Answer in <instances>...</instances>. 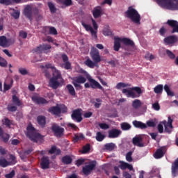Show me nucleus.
Masks as SVG:
<instances>
[{"instance_id":"nucleus-52","label":"nucleus","mask_w":178,"mask_h":178,"mask_svg":"<svg viewBox=\"0 0 178 178\" xmlns=\"http://www.w3.org/2000/svg\"><path fill=\"white\" fill-rule=\"evenodd\" d=\"M7 109L9 112H16L17 111V106H13V104H9L7 106Z\"/></svg>"},{"instance_id":"nucleus-41","label":"nucleus","mask_w":178,"mask_h":178,"mask_svg":"<svg viewBox=\"0 0 178 178\" xmlns=\"http://www.w3.org/2000/svg\"><path fill=\"white\" fill-rule=\"evenodd\" d=\"M120 127L122 130H123L124 131L130 130V129H131V125H130V124H129L128 122L121 123Z\"/></svg>"},{"instance_id":"nucleus-38","label":"nucleus","mask_w":178,"mask_h":178,"mask_svg":"<svg viewBox=\"0 0 178 178\" xmlns=\"http://www.w3.org/2000/svg\"><path fill=\"white\" fill-rule=\"evenodd\" d=\"M66 88L70 95H72V97H74V95H76V90H74V88L72 85L68 84L67 85Z\"/></svg>"},{"instance_id":"nucleus-33","label":"nucleus","mask_w":178,"mask_h":178,"mask_svg":"<svg viewBox=\"0 0 178 178\" xmlns=\"http://www.w3.org/2000/svg\"><path fill=\"white\" fill-rule=\"evenodd\" d=\"M49 112L53 115H60V108L58 106L51 107Z\"/></svg>"},{"instance_id":"nucleus-60","label":"nucleus","mask_w":178,"mask_h":178,"mask_svg":"<svg viewBox=\"0 0 178 178\" xmlns=\"http://www.w3.org/2000/svg\"><path fill=\"white\" fill-rule=\"evenodd\" d=\"M19 36L21 38H23L24 40H25V38H27V33L24 31H20L19 33Z\"/></svg>"},{"instance_id":"nucleus-18","label":"nucleus","mask_w":178,"mask_h":178,"mask_svg":"<svg viewBox=\"0 0 178 178\" xmlns=\"http://www.w3.org/2000/svg\"><path fill=\"white\" fill-rule=\"evenodd\" d=\"M95 168V164L90 163L89 165H86L84 167H83L82 172L84 175H86V176H88V175H90V173H91V172L94 170Z\"/></svg>"},{"instance_id":"nucleus-58","label":"nucleus","mask_w":178,"mask_h":178,"mask_svg":"<svg viewBox=\"0 0 178 178\" xmlns=\"http://www.w3.org/2000/svg\"><path fill=\"white\" fill-rule=\"evenodd\" d=\"M1 5H6V6H9V5H12L11 0H0Z\"/></svg>"},{"instance_id":"nucleus-28","label":"nucleus","mask_w":178,"mask_h":178,"mask_svg":"<svg viewBox=\"0 0 178 178\" xmlns=\"http://www.w3.org/2000/svg\"><path fill=\"white\" fill-rule=\"evenodd\" d=\"M121 42L124 44V45H127V47H134V42L131 40L130 38H120Z\"/></svg>"},{"instance_id":"nucleus-62","label":"nucleus","mask_w":178,"mask_h":178,"mask_svg":"<svg viewBox=\"0 0 178 178\" xmlns=\"http://www.w3.org/2000/svg\"><path fill=\"white\" fill-rule=\"evenodd\" d=\"M103 34L106 36H109L112 34V31L109 29H104L103 30Z\"/></svg>"},{"instance_id":"nucleus-55","label":"nucleus","mask_w":178,"mask_h":178,"mask_svg":"<svg viewBox=\"0 0 178 178\" xmlns=\"http://www.w3.org/2000/svg\"><path fill=\"white\" fill-rule=\"evenodd\" d=\"M44 67H46V69H51L53 73H55V72H59V70H56V68H55V67L52 65V64H46Z\"/></svg>"},{"instance_id":"nucleus-3","label":"nucleus","mask_w":178,"mask_h":178,"mask_svg":"<svg viewBox=\"0 0 178 178\" xmlns=\"http://www.w3.org/2000/svg\"><path fill=\"white\" fill-rule=\"evenodd\" d=\"M157 3L168 10H178V0H156Z\"/></svg>"},{"instance_id":"nucleus-36","label":"nucleus","mask_w":178,"mask_h":178,"mask_svg":"<svg viewBox=\"0 0 178 178\" xmlns=\"http://www.w3.org/2000/svg\"><path fill=\"white\" fill-rule=\"evenodd\" d=\"M0 166L1 168H7V166H10V163L4 157H0Z\"/></svg>"},{"instance_id":"nucleus-51","label":"nucleus","mask_w":178,"mask_h":178,"mask_svg":"<svg viewBox=\"0 0 178 178\" xmlns=\"http://www.w3.org/2000/svg\"><path fill=\"white\" fill-rule=\"evenodd\" d=\"M165 53L170 59H176V55L173 52H172V51L166 49Z\"/></svg>"},{"instance_id":"nucleus-40","label":"nucleus","mask_w":178,"mask_h":178,"mask_svg":"<svg viewBox=\"0 0 178 178\" xmlns=\"http://www.w3.org/2000/svg\"><path fill=\"white\" fill-rule=\"evenodd\" d=\"M90 149L91 145H90V143H87L82 147V150L81 151V154H88V152H90Z\"/></svg>"},{"instance_id":"nucleus-53","label":"nucleus","mask_w":178,"mask_h":178,"mask_svg":"<svg viewBox=\"0 0 178 178\" xmlns=\"http://www.w3.org/2000/svg\"><path fill=\"white\" fill-rule=\"evenodd\" d=\"M0 66L1 67H6V66H8V61L1 56H0Z\"/></svg>"},{"instance_id":"nucleus-7","label":"nucleus","mask_w":178,"mask_h":178,"mask_svg":"<svg viewBox=\"0 0 178 178\" xmlns=\"http://www.w3.org/2000/svg\"><path fill=\"white\" fill-rule=\"evenodd\" d=\"M90 56L93 62L97 65L101 62V56L99 55V51L97 48L92 47L90 51Z\"/></svg>"},{"instance_id":"nucleus-24","label":"nucleus","mask_w":178,"mask_h":178,"mask_svg":"<svg viewBox=\"0 0 178 178\" xmlns=\"http://www.w3.org/2000/svg\"><path fill=\"white\" fill-rule=\"evenodd\" d=\"M132 124L134 127H136V129H140L141 130H144V129H147V124L141 121L134 120L132 122Z\"/></svg>"},{"instance_id":"nucleus-8","label":"nucleus","mask_w":178,"mask_h":178,"mask_svg":"<svg viewBox=\"0 0 178 178\" xmlns=\"http://www.w3.org/2000/svg\"><path fill=\"white\" fill-rule=\"evenodd\" d=\"M143 140L144 137L141 135H138L133 138L132 143L134 145L143 148V147H145V143H144Z\"/></svg>"},{"instance_id":"nucleus-9","label":"nucleus","mask_w":178,"mask_h":178,"mask_svg":"<svg viewBox=\"0 0 178 178\" xmlns=\"http://www.w3.org/2000/svg\"><path fill=\"white\" fill-rule=\"evenodd\" d=\"M51 131H53L54 136L58 138L62 137V136H63V133H65V129L60 127L56 124L52 125Z\"/></svg>"},{"instance_id":"nucleus-32","label":"nucleus","mask_w":178,"mask_h":178,"mask_svg":"<svg viewBox=\"0 0 178 178\" xmlns=\"http://www.w3.org/2000/svg\"><path fill=\"white\" fill-rule=\"evenodd\" d=\"M120 38L117 37V38H114V51H116L117 52L119 51V49H120Z\"/></svg>"},{"instance_id":"nucleus-37","label":"nucleus","mask_w":178,"mask_h":178,"mask_svg":"<svg viewBox=\"0 0 178 178\" xmlns=\"http://www.w3.org/2000/svg\"><path fill=\"white\" fill-rule=\"evenodd\" d=\"M62 152L60 149H57L56 146H52L51 149L49 150V154H55L56 155H60Z\"/></svg>"},{"instance_id":"nucleus-13","label":"nucleus","mask_w":178,"mask_h":178,"mask_svg":"<svg viewBox=\"0 0 178 178\" xmlns=\"http://www.w3.org/2000/svg\"><path fill=\"white\" fill-rule=\"evenodd\" d=\"M170 27L172 29L171 31L172 34H175V33H178V22L173 19H168L166 22Z\"/></svg>"},{"instance_id":"nucleus-39","label":"nucleus","mask_w":178,"mask_h":178,"mask_svg":"<svg viewBox=\"0 0 178 178\" xmlns=\"http://www.w3.org/2000/svg\"><path fill=\"white\" fill-rule=\"evenodd\" d=\"M143 103L140 99H135L132 102V106L134 109H138V108H141Z\"/></svg>"},{"instance_id":"nucleus-2","label":"nucleus","mask_w":178,"mask_h":178,"mask_svg":"<svg viewBox=\"0 0 178 178\" xmlns=\"http://www.w3.org/2000/svg\"><path fill=\"white\" fill-rule=\"evenodd\" d=\"M125 16L128 19H130L135 24H140L141 16L138 13V11L132 8L131 6L128 8V10L125 12Z\"/></svg>"},{"instance_id":"nucleus-59","label":"nucleus","mask_w":178,"mask_h":178,"mask_svg":"<svg viewBox=\"0 0 178 178\" xmlns=\"http://www.w3.org/2000/svg\"><path fill=\"white\" fill-rule=\"evenodd\" d=\"M10 159L11 161L10 162H9L10 165H15V163H17V161H16V156H15V155L13 154L10 155Z\"/></svg>"},{"instance_id":"nucleus-61","label":"nucleus","mask_w":178,"mask_h":178,"mask_svg":"<svg viewBox=\"0 0 178 178\" xmlns=\"http://www.w3.org/2000/svg\"><path fill=\"white\" fill-rule=\"evenodd\" d=\"M99 126L100 129H102L103 130H108V129H109V125L106 123H100L99 124Z\"/></svg>"},{"instance_id":"nucleus-49","label":"nucleus","mask_w":178,"mask_h":178,"mask_svg":"<svg viewBox=\"0 0 178 178\" xmlns=\"http://www.w3.org/2000/svg\"><path fill=\"white\" fill-rule=\"evenodd\" d=\"M47 5L49 6L51 13H56V7H55V4H54V3L48 2Z\"/></svg>"},{"instance_id":"nucleus-14","label":"nucleus","mask_w":178,"mask_h":178,"mask_svg":"<svg viewBox=\"0 0 178 178\" xmlns=\"http://www.w3.org/2000/svg\"><path fill=\"white\" fill-rule=\"evenodd\" d=\"M24 15L31 22L33 20V8L30 5H26L24 9Z\"/></svg>"},{"instance_id":"nucleus-43","label":"nucleus","mask_w":178,"mask_h":178,"mask_svg":"<svg viewBox=\"0 0 178 178\" xmlns=\"http://www.w3.org/2000/svg\"><path fill=\"white\" fill-rule=\"evenodd\" d=\"M13 103L14 105H16L17 106H22V102L19 99V97L16 95L13 96Z\"/></svg>"},{"instance_id":"nucleus-16","label":"nucleus","mask_w":178,"mask_h":178,"mask_svg":"<svg viewBox=\"0 0 178 178\" xmlns=\"http://www.w3.org/2000/svg\"><path fill=\"white\" fill-rule=\"evenodd\" d=\"M165 45H172L176 44L178 41V38L176 35H170L164 38L163 40Z\"/></svg>"},{"instance_id":"nucleus-48","label":"nucleus","mask_w":178,"mask_h":178,"mask_svg":"<svg viewBox=\"0 0 178 178\" xmlns=\"http://www.w3.org/2000/svg\"><path fill=\"white\" fill-rule=\"evenodd\" d=\"M95 138L97 141H99V142L104 141L105 138V135L102 134V133H101L100 131L97 132Z\"/></svg>"},{"instance_id":"nucleus-45","label":"nucleus","mask_w":178,"mask_h":178,"mask_svg":"<svg viewBox=\"0 0 178 178\" xmlns=\"http://www.w3.org/2000/svg\"><path fill=\"white\" fill-rule=\"evenodd\" d=\"M104 148L106 151H113L115 149V143H107L104 145Z\"/></svg>"},{"instance_id":"nucleus-27","label":"nucleus","mask_w":178,"mask_h":178,"mask_svg":"<svg viewBox=\"0 0 178 178\" xmlns=\"http://www.w3.org/2000/svg\"><path fill=\"white\" fill-rule=\"evenodd\" d=\"M85 136L84 134L81 133L75 134L74 137L72 138V143L74 144H76V143H79V141H81V140H84Z\"/></svg>"},{"instance_id":"nucleus-47","label":"nucleus","mask_w":178,"mask_h":178,"mask_svg":"<svg viewBox=\"0 0 178 178\" xmlns=\"http://www.w3.org/2000/svg\"><path fill=\"white\" fill-rule=\"evenodd\" d=\"M2 123L4 124V126L9 128H10V125L13 124L12 120H9L8 118H5L3 120H2Z\"/></svg>"},{"instance_id":"nucleus-17","label":"nucleus","mask_w":178,"mask_h":178,"mask_svg":"<svg viewBox=\"0 0 178 178\" xmlns=\"http://www.w3.org/2000/svg\"><path fill=\"white\" fill-rule=\"evenodd\" d=\"M0 47L9 48L10 47V39H7L5 35L0 36Z\"/></svg>"},{"instance_id":"nucleus-10","label":"nucleus","mask_w":178,"mask_h":178,"mask_svg":"<svg viewBox=\"0 0 178 178\" xmlns=\"http://www.w3.org/2000/svg\"><path fill=\"white\" fill-rule=\"evenodd\" d=\"M71 118L72 120H74V122H77V123H80V122L83 120V117L81 116V109L78 108L74 110L71 115Z\"/></svg>"},{"instance_id":"nucleus-5","label":"nucleus","mask_w":178,"mask_h":178,"mask_svg":"<svg viewBox=\"0 0 178 178\" xmlns=\"http://www.w3.org/2000/svg\"><path fill=\"white\" fill-rule=\"evenodd\" d=\"M122 92L124 94L127 98H138L141 94H143V90L140 87H133L131 90L123 89Z\"/></svg>"},{"instance_id":"nucleus-4","label":"nucleus","mask_w":178,"mask_h":178,"mask_svg":"<svg viewBox=\"0 0 178 178\" xmlns=\"http://www.w3.org/2000/svg\"><path fill=\"white\" fill-rule=\"evenodd\" d=\"M59 80H60V81H63L62 74H60V72L55 71L53 73V76L49 79V87H51V88H53V90H56L59 86H60V82H59Z\"/></svg>"},{"instance_id":"nucleus-35","label":"nucleus","mask_w":178,"mask_h":178,"mask_svg":"<svg viewBox=\"0 0 178 178\" xmlns=\"http://www.w3.org/2000/svg\"><path fill=\"white\" fill-rule=\"evenodd\" d=\"M72 80L75 81V83H78L79 84H84L86 81H87V79L83 76H79L74 78Z\"/></svg>"},{"instance_id":"nucleus-34","label":"nucleus","mask_w":178,"mask_h":178,"mask_svg":"<svg viewBox=\"0 0 178 178\" xmlns=\"http://www.w3.org/2000/svg\"><path fill=\"white\" fill-rule=\"evenodd\" d=\"M84 65L90 69H94V67L97 66V63L91 60V59L88 58L86 59V60L84 61Z\"/></svg>"},{"instance_id":"nucleus-21","label":"nucleus","mask_w":178,"mask_h":178,"mask_svg":"<svg viewBox=\"0 0 178 178\" xmlns=\"http://www.w3.org/2000/svg\"><path fill=\"white\" fill-rule=\"evenodd\" d=\"M102 8L101 6H97L93 8L92 15L95 19H98L102 16Z\"/></svg>"},{"instance_id":"nucleus-26","label":"nucleus","mask_w":178,"mask_h":178,"mask_svg":"<svg viewBox=\"0 0 178 178\" xmlns=\"http://www.w3.org/2000/svg\"><path fill=\"white\" fill-rule=\"evenodd\" d=\"M172 175L174 177L178 175V159L172 165Z\"/></svg>"},{"instance_id":"nucleus-1","label":"nucleus","mask_w":178,"mask_h":178,"mask_svg":"<svg viewBox=\"0 0 178 178\" xmlns=\"http://www.w3.org/2000/svg\"><path fill=\"white\" fill-rule=\"evenodd\" d=\"M27 132L26 136L33 143H42L44 141V136L41 135L40 133L37 132L35 128L33 125H29L26 128Z\"/></svg>"},{"instance_id":"nucleus-46","label":"nucleus","mask_w":178,"mask_h":178,"mask_svg":"<svg viewBox=\"0 0 178 178\" xmlns=\"http://www.w3.org/2000/svg\"><path fill=\"white\" fill-rule=\"evenodd\" d=\"M154 91L155 94H161L162 91H163V85H157L154 88Z\"/></svg>"},{"instance_id":"nucleus-44","label":"nucleus","mask_w":178,"mask_h":178,"mask_svg":"<svg viewBox=\"0 0 178 178\" xmlns=\"http://www.w3.org/2000/svg\"><path fill=\"white\" fill-rule=\"evenodd\" d=\"M11 16L17 20V19L20 17V10L13 9V13H11Z\"/></svg>"},{"instance_id":"nucleus-23","label":"nucleus","mask_w":178,"mask_h":178,"mask_svg":"<svg viewBox=\"0 0 178 178\" xmlns=\"http://www.w3.org/2000/svg\"><path fill=\"white\" fill-rule=\"evenodd\" d=\"M120 165H119V168L122 170H126V169H129V170H134V168H133V165L131 164H129V163H126L124 161H120Z\"/></svg>"},{"instance_id":"nucleus-64","label":"nucleus","mask_w":178,"mask_h":178,"mask_svg":"<svg viewBox=\"0 0 178 178\" xmlns=\"http://www.w3.org/2000/svg\"><path fill=\"white\" fill-rule=\"evenodd\" d=\"M6 178H13L15 177V170H12L10 173L5 175Z\"/></svg>"},{"instance_id":"nucleus-15","label":"nucleus","mask_w":178,"mask_h":178,"mask_svg":"<svg viewBox=\"0 0 178 178\" xmlns=\"http://www.w3.org/2000/svg\"><path fill=\"white\" fill-rule=\"evenodd\" d=\"M61 58L63 59V66L65 70H70L72 69V63L69 62V57L65 54L61 55Z\"/></svg>"},{"instance_id":"nucleus-22","label":"nucleus","mask_w":178,"mask_h":178,"mask_svg":"<svg viewBox=\"0 0 178 178\" xmlns=\"http://www.w3.org/2000/svg\"><path fill=\"white\" fill-rule=\"evenodd\" d=\"M40 166L42 169H49V158L48 156H43L41 159Z\"/></svg>"},{"instance_id":"nucleus-12","label":"nucleus","mask_w":178,"mask_h":178,"mask_svg":"<svg viewBox=\"0 0 178 178\" xmlns=\"http://www.w3.org/2000/svg\"><path fill=\"white\" fill-rule=\"evenodd\" d=\"M108 138H118L122 134V131L116 128L108 130Z\"/></svg>"},{"instance_id":"nucleus-29","label":"nucleus","mask_w":178,"mask_h":178,"mask_svg":"<svg viewBox=\"0 0 178 178\" xmlns=\"http://www.w3.org/2000/svg\"><path fill=\"white\" fill-rule=\"evenodd\" d=\"M61 161L64 163V165H70L73 162V159L70 155H65L62 157Z\"/></svg>"},{"instance_id":"nucleus-20","label":"nucleus","mask_w":178,"mask_h":178,"mask_svg":"<svg viewBox=\"0 0 178 178\" xmlns=\"http://www.w3.org/2000/svg\"><path fill=\"white\" fill-rule=\"evenodd\" d=\"M32 101L37 104L38 105H44L45 104H48V101L45 99L44 97H40L38 96L32 97Z\"/></svg>"},{"instance_id":"nucleus-11","label":"nucleus","mask_w":178,"mask_h":178,"mask_svg":"<svg viewBox=\"0 0 178 178\" xmlns=\"http://www.w3.org/2000/svg\"><path fill=\"white\" fill-rule=\"evenodd\" d=\"M81 24L83 27L85 29V30L90 32V34L92 38H95V40H97V38H98V35H97V31H94V29H92V26H91V25L87 24L84 23V22H81Z\"/></svg>"},{"instance_id":"nucleus-25","label":"nucleus","mask_w":178,"mask_h":178,"mask_svg":"<svg viewBox=\"0 0 178 178\" xmlns=\"http://www.w3.org/2000/svg\"><path fill=\"white\" fill-rule=\"evenodd\" d=\"M0 138L3 143H8L9 141V138H10V136L8 134L3 133V129L0 127Z\"/></svg>"},{"instance_id":"nucleus-6","label":"nucleus","mask_w":178,"mask_h":178,"mask_svg":"<svg viewBox=\"0 0 178 178\" xmlns=\"http://www.w3.org/2000/svg\"><path fill=\"white\" fill-rule=\"evenodd\" d=\"M52 47H51L50 44H42L37 47L35 49H33V51H35L36 54H48L51 52V49Z\"/></svg>"},{"instance_id":"nucleus-54","label":"nucleus","mask_w":178,"mask_h":178,"mask_svg":"<svg viewBox=\"0 0 178 178\" xmlns=\"http://www.w3.org/2000/svg\"><path fill=\"white\" fill-rule=\"evenodd\" d=\"M132 155H133L132 152H129L128 153H127L126 160L127 161V162H133V157H131Z\"/></svg>"},{"instance_id":"nucleus-31","label":"nucleus","mask_w":178,"mask_h":178,"mask_svg":"<svg viewBox=\"0 0 178 178\" xmlns=\"http://www.w3.org/2000/svg\"><path fill=\"white\" fill-rule=\"evenodd\" d=\"M37 122L41 127H45V124H47V120L45 116L39 115L37 118Z\"/></svg>"},{"instance_id":"nucleus-50","label":"nucleus","mask_w":178,"mask_h":178,"mask_svg":"<svg viewBox=\"0 0 178 178\" xmlns=\"http://www.w3.org/2000/svg\"><path fill=\"white\" fill-rule=\"evenodd\" d=\"M125 87H130V84L124 83L123 82H120L115 86L117 90H120V88H125Z\"/></svg>"},{"instance_id":"nucleus-56","label":"nucleus","mask_w":178,"mask_h":178,"mask_svg":"<svg viewBox=\"0 0 178 178\" xmlns=\"http://www.w3.org/2000/svg\"><path fill=\"white\" fill-rule=\"evenodd\" d=\"M19 73L22 76H26V74H29V71L26 68L19 67L18 70Z\"/></svg>"},{"instance_id":"nucleus-30","label":"nucleus","mask_w":178,"mask_h":178,"mask_svg":"<svg viewBox=\"0 0 178 178\" xmlns=\"http://www.w3.org/2000/svg\"><path fill=\"white\" fill-rule=\"evenodd\" d=\"M165 155V152L162 148L157 149V150L154 154V158L155 159H161Z\"/></svg>"},{"instance_id":"nucleus-63","label":"nucleus","mask_w":178,"mask_h":178,"mask_svg":"<svg viewBox=\"0 0 178 178\" xmlns=\"http://www.w3.org/2000/svg\"><path fill=\"white\" fill-rule=\"evenodd\" d=\"M85 162H86V159H79L76 161V166H81V165H83V163H84Z\"/></svg>"},{"instance_id":"nucleus-19","label":"nucleus","mask_w":178,"mask_h":178,"mask_svg":"<svg viewBox=\"0 0 178 178\" xmlns=\"http://www.w3.org/2000/svg\"><path fill=\"white\" fill-rule=\"evenodd\" d=\"M88 80H89V82L90 83L91 88H93V89L98 88L99 90H102V91H104V89L102 87V86H101V84H99L98 81H97L95 79L92 78H89Z\"/></svg>"},{"instance_id":"nucleus-42","label":"nucleus","mask_w":178,"mask_h":178,"mask_svg":"<svg viewBox=\"0 0 178 178\" xmlns=\"http://www.w3.org/2000/svg\"><path fill=\"white\" fill-rule=\"evenodd\" d=\"M164 90L165 92H167V95H168V97H175V92L170 90V88H169V86L167 84L164 86Z\"/></svg>"},{"instance_id":"nucleus-57","label":"nucleus","mask_w":178,"mask_h":178,"mask_svg":"<svg viewBox=\"0 0 178 178\" xmlns=\"http://www.w3.org/2000/svg\"><path fill=\"white\" fill-rule=\"evenodd\" d=\"M95 101L97 102H95L94 106H95V108H96V109H98V108H99V106H101V105H102L101 102H102V99H101L99 98H97L95 99Z\"/></svg>"}]
</instances>
